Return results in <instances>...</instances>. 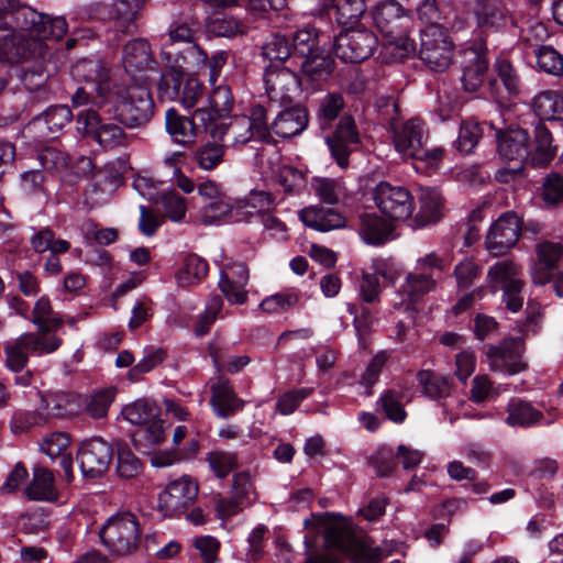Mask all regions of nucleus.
Returning <instances> with one entry per match:
<instances>
[{"instance_id": "obj_21", "label": "nucleus", "mask_w": 563, "mask_h": 563, "mask_svg": "<svg viewBox=\"0 0 563 563\" xmlns=\"http://www.w3.org/2000/svg\"><path fill=\"white\" fill-rule=\"evenodd\" d=\"M210 120V114L203 108L196 109L191 117L169 108L165 112V129L175 143L186 145L199 133H209Z\"/></svg>"}, {"instance_id": "obj_14", "label": "nucleus", "mask_w": 563, "mask_h": 563, "mask_svg": "<svg viewBox=\"0 0 563 563\" xmlns=\"http://www.w3.org/2000/svg\"><path fill=\"white\" fill-rule=\"evenodd\" d=\"M420 60L432 71L442 73L453 62L454 44L445 26H432L420 32Z\"/></svg>"}, {"instance_id": "obj_7", "label": "nucleus", "mask_w": 563, "mask_h": 563, "mask_svg": "<svg viewBox=\"0 0 563 563\" xmlns=\"http://www.w3.org/2000/svg\"><path fill=\"white\" fill-rule=\"evenodd\" d=\"M427 135L420 119H409L394 132V145L398 153L413 161L418 173L430 174L437 170L443 159L442 147L427 148Z\"/></svg>"}, {"instance_id": "obj_54", "label": "nucleus", "mask_w": 563, "mask_h": 563, "mask_svg": "<svg viewBox=\"0 0 563 563\" xmlns=\"http://www.w3.org/2000/svg\"><path fill=\"white\" fill-rule=\"evenodd\" d=\"M417 380L422 387V393L430 399H442L450 395L451 384L448 377L432 371L421 369L417 374Z\"/></svg>"}, {"instance_id": "obj_3", "label": "nucleus", "mask_w": 563, "mask_h": 563, "mask_svg": "<svg viewBox=\"0 0 563 563\" xmlns=\"http://www.w3.org/2000/svg\"><path fill=\"white\" fill-rule=\"evenodd\" d=\"M305 529L322 533L323 550H314L316 542L305 537V563H341L339 556L332 552L349 553L356 541L351 520L340 512H312L303 521Z\"/></svg>"}, {"instance_id": "obj_37", "label": "nucleus", "mask_w": 563, "mask_h": 563, "mask_svg": "<svg viewBox=\"0 0 563 563\" xmlns=\"http://www.w3.org/2000/svg\"><path fill=\"white\" fill-rule=\"evenodd\" d=\"M394 225L376 213L360 216L358 233L366 244L379 246L393 239Z\"/></svg>"}, {"instance_id": "obj_45", "label": "nucleus", "mask_w": 563, "mask_h": 563, "mask_svg": "<svg viewBox=\"0 0 563 563\" xmlns=\"http://www.w3.org/2000/svg\"><path fill=\"white\" fill-rule=\"evenodd\" d=\"M208 273V262L198 254L190 253L184 257L183 264L176 273V280L180 287H189L199 284Z\"/></svg>"}, {"instance_id": "obj_39", "label": "nucleus", "mask_w": 563, "mask_h": 563, "mask_svg": "<svg viewBox=\"0 0 563 563\" xmlns=\"http://www.w3.org/2000/svg\"><path fill=\"white\" fill-rule=\"evenodd\" d=\"M122 62L128 73L152 68L155 59L147 40L137 37L129 41L123 47Z\"/></svg>"}, {"instance_id": "obj_33", "label": "nucleus", "mask_w": 563, "mask_h": 563, "mask_svg": "<svg viewBox=\"0 0 563 563\" xmlns=\"http://www.w3.org/2000/svg\"><path fill=\"white\" fill-rule=\"evenodd\" d=\"M145 0H114L112 4L104 5L109 20L122 33H132L136 29V19Z\"/></svg>"}, {"instance_id": "obj_58", "label": "nucleus", "mask_w": 563, "mask_h": 563, "mask_svg": "<svg viewBox=\"0 0 563 563\" xmlns=\"http://www.w3.org/2000/svg\"><path fill=\"white\" fill-rule=\"evenodd\" d=\"M536 63L540 71L553 76L563 75V56L550 45H540L534 51Z\"/></svg>"}, {"instance_id": "obj_25", "label": "nucleus", "mask_w": 563, "mask_h": 563, "mask_svg": "<svg viewBox=\"0 0 563 563\" xmlns=\"http://www.w3.org/2000/svg\"><path fill=\"white\" fill-rule=\"evenodd\" d=\"M71 76L93 88L99 97L111 95L110 71L99 58H84L71 67Z\"/></svg>"}, {"instance_id": "obj_2", "label": "nucleus", "mask_w": 563, "mask_h": 563, "mask_svg": "<svg viewBox=\"0 0 563 563\" xmlns=\"http://www.w3.org/2000/svg\"><path fill=\"white\" fill-rule=\"evenodd\" d=\"M345 100L341 92H327L318 101L316 121L320 131L329 133L324 136V143L331 158L341 168L350 164V156L361 144V135L354 117L344 112Z\"/></svg>"}, {"instance_id": "obj_40", "label": "nucleus", "mask_w": 563, "mask_h": 563, "mask_svg": "<svg viewBox=\"0 0 563 563\" xmlns=\"http://www.w3.org/2000/svg\"><path fill=\"white\" fill-rule=\"evenodd\" d=\"M521 266L510 258L494 263L487 272L486 283L490 294H497L501 288L512 282H520Z\"/></svg>"}, {"instance_id": "obj_59", "label": "nucleus", "mask_w": 563, "mask_h": 563, "mask_svg": "<svg viewBox=\"0 0 563 563\" xmlns=\"http://www.w3.org/2000/svg\"><path fill=\"white\" fill-rule=\"evenodd\" d=\"M48 423V415L40 409L34 411L18 410L10 419V428L14 434L27 432L33 427L45 426Z\"/></svg>"}, {"instance_id": "obj_17", "label": "nucleus", "mask_w": 563, "mask_h": 563, "mask_svg": "<svg viewBox=\"0 0 563 563\" xmlns=\"http://www.w3.org/2000/svg\"><path fill=\"white\" fill-rule=\"evenodd\" d=\"M525 350L526 344L522 338L507 336L498 344L487 345L485 355L492 371L512 376L528 368L527 362L523 361Z\"/></svg>"}, {"instance_id": "obj_41", "label": "nucleus", "mask_w": 563, "mask_h": 563, "mask_svg": "<svg viewBox=\"0 0 563 563\" xmlns=\"http://www.w3.org/2000/svg\"><path fill=\"white\" fill-rule=\"evenodd\" d=\"M533 111L541 120H563V91L544 90L538 93L532 102Z\"/></svg>"}, {"instance_id": "obj_19", "label": "nucleus", "mask_w": 563, "mask_h": 563, "mask_svg": "<svg viewBox=\"0 0 563 563\" xmlns=\"http://www.w3.org/2000/svg\"><path fill=\"white\" fill-rule=\"evenodd\" d=\"M373 199L380 212L394 221L407 220L415 209L411 192L406 187L393 186L387 181L376 185Z\"/></svg>"}, {"instance_id": "obj_50", "label": "nucleus", "mask_w": 563, "mask_h": 563, "mask_svg": "<svg viewBox=\"0 0 563 563\" xmlns=\"http://www.w3.org/2000/svg\"><path fill=\"white\" fill-rule=\"evenodd\" d=\"M209 108H203L211 117L210 125L228 117L234 103L231 88L227 85L214 87L208 98Z\"/></svg>"}, {"instance_id": "obj_53", "label": "nucleus", "mask_w": 563, "mask_h": 563, "mask_svg": "<svg viewBox=\"0 0 563 563\" xmlns=\"http://www.w3.org/2000/svg\"><path fill=\"white\" fill-rule=\"evenodd\" d=\"M121 415L134 426L150 423L159 417V408L147 399H139L122 408Z\"/></svg>"}, {"instance_id": "obj_12", "label": "nucleus", "mask_w": 563, "mask_h": 563, "mask_svg": "<svg viewBox=\"0 0 563 563\" xmlns=\"http://www.w3.org/2000/svg\"><path fill=\"white\" fill-rule=\"evenodd\" d=\"M378 46L377 35L365 25L350 26L333 36L334 55L344 63L360 64L373 56Z\"/></svg>"}, {"instance_id": "obj_6", "label": "nucleus", "mask_w": 563, "mask_h": 563, "mask_svg": "<svg viewBox=\"0 0 563 563\" xmlns=\"http://www.w3.org/2000/svg\"><path fill=\"white\" fill-rule=\"evenodd\" d=\"M493 139L499 157L507 163V167L497 172L496 179L507 184L522 173L527 162L531 163V136L528 130L510 124L505 129L495 128Z\"/></svg>"}, {"instance_id": "obj_36", "label": "nucleus", "mask_w": 563, "mask_h": 563, "mask_svg": "<svg viewBox=\"0 0 563 563\" xmlns=\"http://www.w3.org/2000/svg\"><path fill=\"white\" fill-rule=\"evenodd\" d=\"M335 60L330 48L323 46L300 59V71L310 81H324L333 73Z\"/></svg>"}, {"instance_id": "obj_10", "label": "nucleus", "mask_w": 563, "mask_h": 563, "mask_svg": "<svg viewBox=\"0 0 563 563\" xmlns=\"http://www.w3.org/2000/svg\"><path fill=\"white\" fill-rule=\"evenodd\" d=\"M191 69L176 56L175 64L166 68L158 80L157 92L161 99L178 101L186 109L192 108L203 93V84L188 75Z\"/></svg>"}, {"instance_id": "obj_42", "label": "nucleus", "mask_w": 563, "mask_h": 563, "mask_svg": "<svg viewBox=\"0 0 563 563\" xmlns=\"http://www.w3.org/2000/svg\"><path fill=\"white\" fill-rule=\"evenodd\" d=\"M419 211L416 216V222L420 225H427L438 222L442 217L443 199L437 188H421L419 195Z\"/></svg>"}, {"instance_id": "obj_63", "label": "nucleus", "mask_w": 563, "mask_h": 563, "mask_svg": "<svg viewBox=\"0 0 563 563\" xmlns=\"http://www.w3.org/2000/svg\"><path fill=\"white\" fill-rule=\"evenodd\" d=\"M224 156V146L218 142H206L195 151V158L200 168L211 170L216 168Z\"/></svg>"}, {"instance_id": "obj_49", "label": "nucleus", "mask_w": 563, "mask_h": 563, "mask_svg": "<svg viewBox=\"0 0 563 563\" xmlns=\"http://www.w3.org/2000/svg\"><path fill=\"white\" fill-rule=\"evenodd\" d=\"M553 137L550 130L539 123L534 128V140L532 142L531 165H548L555 156V148L552 145Z\"/></svg>"}, {"instance_id": "obj_29", "label": "nucleus", "mask_w": 563, "mask_h": 563, "mask_svg": "<svg viewBox=\"0 0 563 563\" xmlns=\"http://www.w3.org/2000/svg\"><path fill=\"white\" fill-rule=\"evenodd\" d=\"M309 111L302 104L282 110L271 124L272 132L283 139L301 134L308 126Z\"/></svg>"}, {"instance_id": "obj_32", "label": "nucleus", "mask_w": 563, "mask_h": 563, "mask_svg": "<svg viewBox=\"0 0 563 563\" xmlns=\"http://www.w3.org/2000/svg\"><path fill=\"white\" fill-rule=\"evenodd\" d=\"M264 82L268 93H280V97L285 98L289 92L299 89L300 77L286 65L271 63L265 68Z\"/></svg>"}, {"instance_id": "obj_56", "label": "nucleus", "mask_w": 563, "mask_h": 563, "mask_svg": "<svg viewBox=\"0 0 563 563\" xmlns=\"http://www.w3.org/2000/svg\"><path fill=\"white\" fill-rule=\"evenodd\" d=\"M114 454H117V473L121 478H132L142 470L141 460L132 452L126 442L115 441Z\"/></svg>"}, {"instance_id": "obj_43", "label": "nucleus", "mask_w": 563, "mask_h": 563, "mask_svg": "<svg viewBox=\"0 0 563 563\" xmlns=\"http://www.w3.org/2000/svg\"><path fill=\"white\" fill-rule=\"evenodd\" d=\"M506 423L510 427L530 428L543 419V413L529 401L511 399L507 406Z\"/></svg>"}, {"instance_id": "obj_31", "label": "nucleus", "mask_w": 563, "mask_h": 563, "mask_svg": "<svg viewBox=\"0 0 563 563\" xmlns=\"http://www.w3.org/2000/svg\"><path fill=\"white\" fill-rule=\"evenodd\" d=\"M536 255L539 267L533 274V282L545 285L550 283L553 271L558 269V263L563 257V245L559 242L541 241L536 245Z\"/></svg>"}, {"instance_id": "obj_38", "label": "nucleus", "mask_w": 563, "mask_h": 563, "mask_svg": "<svg viewBox=\"0 0 563 563\" xmlns=\"http://www.w3.org/2000/svg\"><path fill=\"white\" fill-rule=\"evenodd\" d=\"M289 38L295 57L300 59L331 43V35L316 26L299 29Z\"/></svg>"}, {"instance_id": "obj_27", "label": "nucleus", "mask_w": 563, "mask_h": 563, "mask_svg": "<svg viewBox=\"0 0 563 563\" xmlns=\"http://www.w3.org/2000/svg\"><path fill=\"white\" fill-rule=\"evenodd\" d=\"M365 3L363 0H324V8L319 9L320 19L328 18L334 20L342 30L347 27L363 25L361 18L365 13Z\"/></svg>"}, {"instance_id": "obj_46", "label": "nucleus", "mask_w": 563, "mask_h": 563, "mask_svg": "<svg viewBox=\"0 0 563 563\" xmlns=\"http://www.w3.org/2000/svg\"><path fill=\"white\" fill-rule=\"evenodd\" d=\"M164 421L158 418L150 423L137 427L132 433L134 448L143 453H150L153 448L159 445L165 439Z\"/></svg>"}, {"instance_id": "obj_9", "label": "nucleus", "mask_w": 563, "mask_h": 563, "mask_svg": "<svg viewBox=\"0 0 563 563\" xmlns=\"http://www.w3.org/2000/svg\"><path fill=\"white\" fill-rule=\"evenodd\" d=\"M76 131L88 143H97L103 150H112L125 143L126 134L109 108L80 110L76 117Z\"/></svg>"}, {"instance_id": "obj_11", "label": "nucleus", "mask_w": 563, "mask_h": 563, "mask_svg": "<svg viewBox=\"0 0 563 563\" xmlns=\"http://www.w3.org/2000/svg\"><path fill=\"white\" fill-rule=\"evenodd\" d=\"M377 31L389 45L402 46L413 20V11L397 0H380L371 10Z\"/></svg>"}, {"instance_id": "obj_52", "label": "nucleus", "mask_w": 563, "mask_h": 563, "mask_svg": "<svg viewBox=\"0 0 563 563\" xmlns=\"http://www.w3.org/2000/svg\"><path fill=\"white\" fill-rule=\"evenodd\" d=\"M402 391L394 388L386 389L378 398L377 406L385 413V417L397 424H401L407 419V411L402 404Z\"/></svg>"}, {"instance_id": "obj_62", "label": "nucleus", "mask_w": 563, "mask_h": 563, "mask_svg": "<svg viewBox=\"0 0 563 563\" xmlns=\"http://www.w3.org/2000/svg\"><path fill=\"white\" fill-rule=\"evenodd\" d=\"M266 57L275 65H285L288 59L296 58L290 38L287 35L274 34L265 45Z\"/></svg>"}, {"instance_id": "obj_64", "label": "nucleus", "mask_w": 563, "mask_h": 563, "mask_svg": "<svg viewBox=\"0 0 563 563\" xmlns=\"http://www.w3.org/2000/svg\"><path fill=\"white\" fill-rule=\"evenodd\" d=\"M542 198L548 206L563 205V176L558 173L547 175L542 183Z\"/></svg>"}, {"instance_id": "obj_13", "label": "nucleus", "mask_w": 563, "mask_h": 563, "mask_svg": "<svg viewBox=\"0 0 563 563\" xmlns=\"http://www.w3.org/2000/svg\"><path fill=\"white\" fill-rule=\"evenodd\" d=\"M63 340L56 335L42 338L34 332H25L13 342L4 345L5 366L13 373H20L26 368L30 354H49L59 349Z\"/></svg>"}, {"instance_id": "obj_5", "label": "nucleus", "mask_w": 563, "mask_h": 563, "mask_svg": "<svg viewBox=\"0 0 563 563\" xmlns=\"http://www.w3.org/2000/svg\"><path fill=\"white\" fill-rule=\"evenodd\" d=\"M51 49L45 42L24 33H18L0 26V62L9 64L34 60L32 68H22L21 80L25 87H40L45 82V76L40 60H45Z\"/></svg>"}, {"instance_id": "obj_22", "label": "nucleus", "mask_w": 563, "mask_h": 563, "mask_svg": "<svg viewBox=\"0 0 563 563\" xmlns=\"http://www.w3.org/2000/svg\"><path fill=\"white\" fill-rule=\"evenodd\" d=\"M487 81L490 93L496 99L510 100L520 95L522 88L521 78L512 63L503 56H498L486 73L483 82ZM484 84H482L483 86Z\"/></svg>"}, {"instance_id": "obj_4", "label": "nucleus", "mask_w": 563, "mask_h": 563, "mask_svg": "<svg viewBox=\"0 0 563 563\" xmlns=\"http://www.w3.org/2000/svg\"><path fill=\"white\" fill-rule=\"evenodd\" d=\"M0 26L42 42H58L68 30L65 18L38 12L19 0H0Z\"/></svg>"}, {"instance_id": "obj_15", "label": "nucleus", "mask_w": 563, "mask_h": 563, "mask_svg": "<svg viewBox=\"0 0 563 563\" xmlns=\"http://www.w3.org/2000/svg\"><path fill=\"white\" fill-rule=\"evenodd\" d=\"M115 121L133 129L146 124L154 113V101L147 89L137 88L128 91L126 97L110 108Z\"/></svg>"}, {"instance_id": "obj_20", "label": "nucleus", "mask_w": 563, "mask_h": 563, "mask_svg": "<svg viewBox=\"0 0 563 563\" xmlns=\"http://www.w3.org/2000/svg\"><path fill=\"white\" fill-rule=\"evenodd\" d=\"M198 492V485L189 477L175 479L158 494L157 509L165 518H179L194 505Z\"/></svg>"}, {"instance_id": "obj_44", "label": "nucleus", "mask_w": 563, "mask_h": 563, "mask_svg": "<svg viewBox=\"0 0 563 563\" xmlns=\"http://www.w3.org/2000/svg\"><path fill=\"white\" fill-rule=\"evenodd\" d=\"M25 494L30 500H55L57 493L54 486V474L45 467H35L33 478L26 487Z\"/></svg>"}, {"instance_id": "obj_30", "label": "nucleus", "mask_w": 563, "mask_h": 563, "mask_svg": "<svg viewBox=\"0 0 563 563\" xmlns=\"http://www.w3.org/2000/svg\"><path fill=\"white\" fill-rule=\"evenodd\" d=\"M232 277L222 272L219 280V288L225 298L233 305H243L247 300L245 286L249 283V267L245 263H234L230 267Z\"/></svg>"}, {"instance_id": "obj_28", "label": "nucleus", "mask_w": 563, "mask_h": 563, "mask_svg": "<svg viewBox=\"0 0 563 563\" xmlns=\"http://www.w3.org/2000/svg\"><path fill=\"white\" fill-rule=\"evenodd\" d=\"M213 140L223 141L224 136H232L233 145H245L256 141V135L251 129L247 115L227 117L209 126V133Z\"/></svg>"}, {"instance_id": "obj_51", "label": "nucleus", "mask_w": 563, "mask_h": 563, "mask_svg": "<svg viewBox=\"0 0 563 563\" xmlns=\"http://www.w3.org/2000/svg\"><path fill=\"white\" fill-rule=\"evenodd\" d=\"M41 410L48 415V422L52 418L63 419L76 412L75 396L67 393L55 395H41Z\"/></svg>"}, {"instance_id": "obj_60", "label": "nucleus", "mask_w": 563, "mask_h": 563, "mask_svg": "<svg viewBox=\"0 0 563 563\" xmlns=\"http://www.w3.org/2000/svg\"><path fill=\"white\" fill-rule=\"evenodd\" d=\"M207 351L212 365L219 375H221L222 372H227L231 375L238 374L251 362V357L247 355L231 356L227 362H224L222 360L221 349L213 344H209Z\"/></svg>"}, {"instance_id": "obj_61", "label": "nucleus", "mask_w": 563, "mask_h": 563, "mask_svg": "<svg viewBox=\"0 0 563 563\" xmlns=\"http://www.w3.org/2000/svg\"><path fill=\"white\" fill-rule=\"evenodd\" d=\"M201 216L205 223H216L217 221L223 218H230L231 221L241 222L242 220H236V217H240V209L233 208L229 202L224 201L223 198H218L216 200L209 201L202 207Z\"/></svg>"}, {"instance_id": "obj_16", "label": "nucleus", "mask_w": 563, "mask_h": 563, "mask_svg": "<svg viewBox=\"0 0 563 563\" xmlns=\"http://www.w3.org/2000/svg\"><path fill=\"white\" fill-rule=\"evenodd\" d=\"M114 457V444L101 437L84 440L77 450V462L85 478H101Z\"/></svg>"}, {"instance_id": "obj_34", "label": "nucleus", "mask_w": 563, "mask_h": 563, "mask_svg": "<svg viewBox=\"0 0 563 563\" xmlns=\"http://www.w3.org/2000/svg\"><path fill=\"white\" fill-rule=\"evenodd\" d=\"M495 125L490 122H479L473 119L463 120L453 146L462 155L472 154L479 140L484 136L493 137Z\"/></svg>"}, {"instance_id": "obj_23", "label": "nucleus", "mask_w": 563, "mask_h": 563, "mask_svg": "<svg viewBox=\"0 0 563 563\" xmlns=\"http://www.w3.org/2000/svg\"><path fill=\"white\" fill-rule=\"evenodd\" d=\"M210 388V407L217 418L228 419L242 411L246 401L238 396L230 378L224 375L211 377L208 382Z\"/></svg>"}, {"instance_id": "obj_48", "label": "nucleus", "mask_w": 563, "mask_h": 563, "mask_svg": "<svg viewBox=\"0 0 563 563\" xmlns=\"http://www.w3.org/2000/svg\"><path fill=\"white\" fill-rule=\"evenodd\" d=\"M437 287V279L431 273H408L402 285V291L411 305L418 303L427 294Z\"/></svg>"}, {"instance_id": "obj_47", "label": "nucleus", "mask_w": 563, "mask_h": 563, "mask_svg": "<svg viewBox=\"0 0 563 563\" xmlns=\"http://www.w3.org/2000/svg\"><path fill=\"white\" fill-rule=\"evenodd\" d=\"M205 25L207 31L218 37H234L245 32L243 22L220 11L206 18Z\"/></svg>"}, {"instance_id": "obj_24", "label": "nucleus", "mask_w": 563, "mask_h": 563, "mask_svg": "<svg viewBox=\"0 0 563 563\" xmlns=\"http://www.w3.org/2000/svg\"><path fill=\"white\" fill-rule=\"evenodd\" d=\"M71 109L66 104H53L35 115L29 128L40 137L54 140L73 121Z\"/></svg>"}, {"instance_id": "obj_55", "label": "nucleus", "mask_w": 563, "mask_h": 563, "mask_svg": "<svg viewBox=\"0 0 563 563\" xmlns=\"http://www.w3.org/2000/svg\"><path fill=\"white\" fill-rule=\"evenodd\" d=\"M167 357V351L163 347L146 346L143 357L133 365L128 372V379L136 383L142 379L144 374L152 372Z\"/></svg>"}, {"instance_id": "obj_1", "label": "nucleus", "mask_w": 563, "mask_h": 563, "mask_svg": "<svg viewBox=\"0 0 563 563\" xmlns=\"http://www.w3.org/2000/svg\"><path fill=\"white\" fill-rule=\"evenodd\" d=\"M509 0H477L474 5V16L478 38L462 45L454 54V63L459 65L464 91L477 92L482 87L488 70L487 38L493 34H503L512 24Z\"/></svg>"}, {"instance_id": "obj_18", "label": "nucleus", "mask_w": 563, "mask_h": 563, "mask_svg": "<svg viewBox=\"0 0 563 563\" xmlns=\"http://www.w3.org/2000/svg\"><path fill=\"white\" fill-rule=\"evenodd\" d=\"M523 221L516 211L501 213L490 225L485 245L493 256H503L512 249L522 232Z\"/></svg>"}, {"instance_id": "obj_57", "label": "nucleus", "mask_w": 563, "mask_h": 563, "mask_svg": "<svg viewBox=\"0 0 563 563\" xmlns=\"http://www.w3.org/2000/svg\"><path fill=\"white\" fill-rule=\"evenodd\" d=\"M199 449V441L190 439L184 449L155 453L152 457V464L155 467H166L173 465L177 461L192 460L197 456Z\"/></svg>"}, {"instance_id": "obj_26", "label": "nucleus", "mask_w": 563, "mask_h": 563, "mask_svg": "<svg viewBox=\"0 0 563 563\" xmlns=\"http://www.w3.org/2000/svg\"><path fill=\"white\" fill-rule=\"evenodd\" d=\"M174 54L179 56L183 64L191 67V69L208 68L211 85H214L218 80L229 57L225 51H218L209 57L208 53L200 45H190L187 48L174 52Z\"/></svg>"}, {"instance_id": "obj_35", "label": "nucleus", "mask_w": 563, "mask_h": 563, "mask_svg": "<svg viewBox=\"0 0 563 563\" xmlns=\"http://www.w3.org/2000/svg\"><path fill=\"white\" fill-rule=\"evenodd\" d=\"M300 221L319 232H329L345 225V218L331 208L309 206L299 211Z\"/></svg>"}, {"instance_id": "obj_8", "label": "nucleus", "mask_w": 563, "mask_h": 563, "mask_svg": "<svg viewBox=\"0 0 563 563\" xmlns=\"http://www.w3.org/2000/svg\"><path fill=\"white\" fill-rule=\"evenodd\" d=\"M101 544L114 556H128L139 551L142 530L139 518L131 511H118L99 529Z\"/></svg>"}]
</instances>
